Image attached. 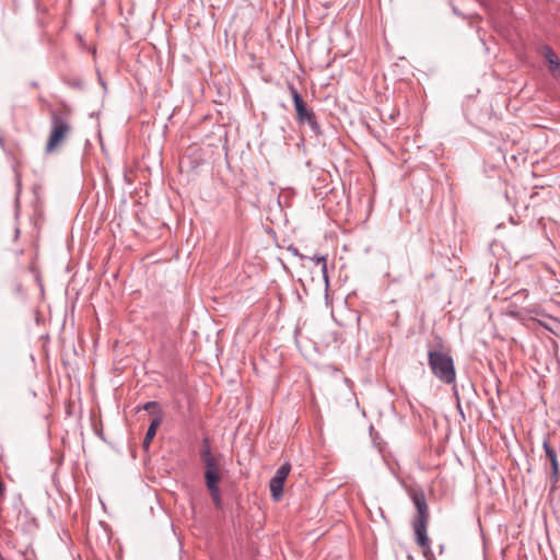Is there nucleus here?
<instances>
[{
    "instance_id": "nucleus-5",
    "label": "nucleus",
    "mask_w": 560,
    "mask_h": 560,
    "mask_svg": "<svg viewBox=\"0 0 560 560\" xmlns=\"http://www.w3.org/2000/svg\"><path fill=\"white\" fill-rule=\"evenodd\" d=\"M290 470L291 465L285 463L276 471V475L271 478L269 488L271 497L275 501H280L282 498L284 482L290 474Z\"/></svg>"
},
{
    "instance_id": "nucleus-6",
    "label": "nucleus",
    "mask_w": 560,
    "mask_h": 560,
    "mask_svg": "<svg viewBox=\"0 0 560 560\" xmlns=\"http://www.w3.org/2000/svg\"><path fill=\"white\" fill-rule=\"evenodd\" d=\"M290 91L295 105L298 119L301 122H307L313 129H316L317 124L314 114L306 107V104L304 103L300 93L296 91L294 86H290Z\"/></svg>"
},
{
    "instance_id": "nucleus-2",
    "label": "nucleus",
    "mask_w": 560,
    "mask_h": 560,
    "mask_svg": "<svg viewBox=\"0 0 560 560\" xmlns=\"http://www.w3.org/2000/svg\"><path fill=\"white\" fill-rule=\"evenodd\" d=\"M411 499L416 506L417 513L415 515L412 527L416 535V541L422 549L424 556L431 552L430 538L427 534L428 523L430 518L429 508L423 491H412Z\"/></svg>"
},
{
    "instance_id": "nucleus-4",
    "label": "nucleus",
    "mask_w": 560,
    "mask_h": 560,
    "mask_svg": "<svg viewBox=\"0 0 560 560\" xmlns=\"http://www.w3.org/2000/svg\"><path fill=\"white\" fill-rule=\"evenodd\" d=\"M428 360L432 373L440 381L446 384L455 382L456 372L451 355L441 351H429Z\"/></svg>"
},
{
    "instance_id": "nucleus-7",
    "label": "nucleus",
    "mask_w": 560,
    "mask_h": 560,
    "mask_svg": "<svg viewBox=\"0 0 560 560\" xmlns=\"http://www.w3.org/2000/svg\"><path fill=\"white\" fill-rule=\"evenodd\" d=\"M541 52L549 65V70L552 75L557 79H560V60L558 56L548 46L542 47Z\"/></svg>"
},
{
    "instance_id": "nucleus-8",
    "label": "nucleus",
    "mask_w": 560,
    "mask_h": 560,
    "mask_svg": "<svg viewBox=\"0 0 560 560\" xmlns=\"http://www.w3.org/2000/svg\"><path fill=\"white\" fill-rule=\"evenodd\" d=\"M160 424H161V419L160 418H154L152 420L151 424L148 428L145 436H144V441H143V446L144 447H148L150 445L151 441L153 440V438L156 434V430H158Z\"/></svg>"
},
{
    "instance_id": "nucleus-3",
    "label": "nucleus",
    "mask_w": 560,
    "mask_h": 560,
    "mask_svg": "<svg viewBox=\"0 0 560 560\" xmlns=\"http://www.w3.org/2000/svg\"><path fill=\"white\" fill-rule=\"evenodd\" d=\"M51 129L46 142V153L56 152L71 132L70 109L63 106L60 110L50 112Z\"/></svg>"
},
{
    "instance_id": "nucleus-1",
    "label": "nucleus",
    "mask_w": 560,
    "mask_h": 560,
    "mask_svg": "<svg viewBox=\"0 0 560 560\" xmlns=\"http://www.w3.org/2000/svg\"><path fill=\"white\" fill-rule=\"evenodd\" d=\"M200 456L205 467L206 487L215 508L221 509L222 498L219 483L222 479V463L219 457L212 454L208 445L202 448Z\"/></svg>"
},
{
    "instance_id": "nucleus-10",
    "label": "nucleus",
    "mask_w": 560,
    "mask_h": 560,
    "mask_svg": "<svg viewBox=\"0 0 560 560\" xmlns=\"http://www.w3.org/2000/svg\"><path fill=\"white\" fill-rule=\"evenodd\" d=\"M551 468H552V482L556 483L559 479V464L558 459L555 458L553 460H550Z\"/></svg>"
},
{
    "instance_id": "nucleus-11",
    "label": "nucleus",
    "mask_w": 560,
    "mask_h": 560,
    "mask_svg": "<svg viewBox=\"0 0 560 560\" xmlns=\"http://www.w3.org/2000/svg\"><path fill=\"white\" fill-rule=\"evenodd\" d=\"M544 448L549 460L557 458L556 451L549 445L548 442H544Z\"/></svg>"
},
{
    "instance_id": "nucleus-9",
    "label": "nucleus",
    "mask_w": 560,
    "mask_h": 560,
    "mask_svg": "<svg viewBox=\"0 0 560 560\" xmlns=\"http://www.w3.org/2000/svg\"><path fill=\"white\" fill-rule=\"evenodd\" d=\"M311 260L320 267L323 277L327 281L328 276H327V259H326V257L325 256H314L311 258Z\"/></svg>"
},
{
    "instance_id": "nucleus-12",
    "label": "nucleus",
    "mask_w": 560,
    "mask_h": 560,
    "mask_svg": "<svg viewBox=\"0 0 560 560\" xmlns=\"http://www.w3.org/2000/svg\"><path fill=\"white\" fill-rule=\"evenodd\" d=\"M154 406H155V402L150 401V402H147V404L144 405V409H145V410H149L151 407H154Z\"/></svg>"
}]
</instances>
